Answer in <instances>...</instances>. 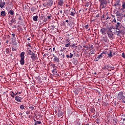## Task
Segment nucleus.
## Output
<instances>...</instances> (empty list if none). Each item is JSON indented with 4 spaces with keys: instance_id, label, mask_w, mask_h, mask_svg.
<instances>
[{
    "instance_id": "obj_1",
    "label": "nucleus",
    "mask_w": 125,
    "mask_h": 125,
    "mask_svg": "<svg viewBox=\"0 0 125 125\" xmlns=\"http://www.w3.org/2000/svg\"><path fill=\"white\" fill-rule=\"evenodd\" d=\"M108 31L106 34L108 35V38H109L110 40H113V36H114V34H113V31H112V27H110L108 28Z\"/></svg>"
},
{
    "instance_id": "obj_2",
    "label": "nucleus",
    "mask_w": 125,
    "mask_h": 125,
    "mask_svg": "<svg viewBox=\"0 0 125 125\" xmlns=\"http://www.w3.org/2000/svg\"><path fill=\"white\" fill-rule=\"evenodd\" d=\"M99 1H101L100 6L101 8H105L107 6V3H108L107 0H99Z\"/></svg>"
},
{
    "instance_id": "obj_3",
    "label": "nucleus",
    "mask_w": 125,
    "mask_h": 125,
    "mask_svg": "<svg viewBox=\"0 0 125 125\" xmlns=\"http://www.w3.org/2000/svg\"><path fill=\"white\" fill-rule=\"evenodd\" d=\"M118 98L120 100H121V99H122V100L125 99V96H124V92H119L118 93Z\"/></svg>"
},
{
    "instance_id": "obj_4",
    "label": "nucleus",
    "mask_w": 125,
    "mask_h": 125,
    "mask_svg": "<svg viewBox=\"0 0 125 125\" xmlns=\"http://www.w3.org/2000/svg\"><path fill=\"white\" fill-rule=\"evenodd\" d=\"M31 58L32 59L33 61H36V60H38V57L36 54L33 53L31 55Z\"/></svg>"
},
{
    "instance_id": "obj_5",
    "label": "nucleus",
    "mask_w": 125,
    "mask_h": 125,
    "mask_svg": "<svg viewBox=\"0 0 125 125\" xmlns=\"http://www.w3.org/2000/svg\"><path fill=\"white\" fill-rule=\"evenodd\" d=\"M58 116L59 117V118H61V119L63 118V112H62V111L60 110H58Z\"/></svg>"
},
{
    "instance_id": "obj_6",
    "label": "nucleus",
    "mask_w": 125,
    "mask_h": 125,
    "mask_svg": "<svg viewBox=\"0 0 125 125\" xmlns=\"http://www.w3.org/2000/svg\"><path fill=\"white\" fill-rule=\"evenodd\" d=\"M100 32H101L103 35H105L106 34V32H107V29L105 28H102L101 29Z\"/></svg>"
},
{
    "instance_id": "obj_7",
    "label": "nucleus",
    "mask_w": 125,
    "mask_h": 125,
    "mask_svg": "<svg viewBox=\"0 0 125 125\" xmlns=\"http://www.w3.org/2000/svg\"><path fill=\"white\" fill-rule=\"evenodd\" d=\"M121 26H122V23L120 22H117L115 24L116 30H120V29H119V28H120V27H121Z\"/></svg>"
},
{
    "instance_id": "obj_8",
    "label": "nucleus",
    "mask_w": 125,
    "mask_h": 125,
    "mask_svg": "<svg viewBox=\"0 0 125 125\" xmlns=\"http://www.w3.org/2000/svg\"><path fill=\"white\" fill-rule=\"evenodd\" d=\"M58 15L60 17H64V16H65V15H64V12H63L62 10H61L60 12H59Z\"/></svg>"
},
{
    "instance_id": "obj_9",
    "label": "nucleus",
    "mask_w": 125,
    "mask_h": 125,
    "mask_svg": "<svg viewBox=\"0 0 125 125\" xmlns=\"http://www.w3.org/2000/svg\"><path fill=\"white\" fill-rule=\"evenodd\" d=\"M53 57H54L53 60L54 63H58L59 62V58L55 56H53Z\"/></svg>"
},
{
    "instance_id": "obj_10",
    "label": "nucleus",
    "mask_w": 125,
    "mask_h": 125,
    "mask_svg": "<svg viewBox=\"0 0 125 125\" xmlns=\"http://www.w3.org/2000/svg\"><path fill=\"white\" fill-rule=\"evenodd\" d=\"M52 4H53V0H49L47 2V5H48V6H52Z\"/></svg>"
},
{
    "instance_id": "obj_11",
    "label": "nucleus",
    "mask_w": 125,
    "mask_h": 125,
    "mask_svg": "<svg viewBox=\"0 0 125 125\" xmlns=\"http://www.w3.org/2000/svg\"><path fill=\"white\" fill-rule=\"evenodd\" d=\"M15 99L16 101H17V102H22V101H21V100H22V98H21V97L17 96L15 97Z\"/></svg>"
},
{
    "instance_id": "obj_12",
    "label": "nucleus",
    "mask_w": 125,
    "mask_h": 125,
    "mask_svg": "<svg viewBox=\"0 0 125 125\" xmlns=\"http://www.w3.org/2000/svg\"><path fill=\"white\" fill-rule=\"evenodd\" d=\"M116 33H118L117 36H120V34H121V35H125V32H125V31H124V30H120V29L119 31H116Z\"/></svg>"
},
{
    "instance_id": "obj_13",
    "label": "nucleus",
    "mask_w": 125,
    "mask_h": 125,
    "mask_svg": "<svg viewBox=\"0 0 125 125\" xmlns=\"http://www.w3.org/2000/svg\"><path fill=\"white\" fill-rule=\"evenodd\" d=\"M109 64H105L104 67L102 68L103 70H107V71H109L110 69H109Z\"/></svg>"
},
{
    "instance_id": "obj_14",
    "label": "nucleus",
    "mask_w": 125,
    "mask_h": 125,
    "mask_svg": "<svg viewBox=\"0 0 125 125\" xmlns=\"http://www.w3.org/2000/svg\"><path fill=\"white\" fill-rule=\"evenodd\" d=\"M102 41L103 42H108V37H102Z\"/></svg>"
},
{
    "instance_id": "obj_15",
    "label": "nucleus",
    "mask_w": 125,
    "mask_h": 125,
    "mask_svg": "<svg viewBox=\"0 0 125 125\" xmlns=\"http://www.w3.org/2000/svg\"><path fill=\"white\" fill-rule=\"evenodd\" d=\"M5 5V2H2V0H0V7L2 8Z\"/></svg>"
},
{
    "instance_id": "obj_16",
    "label": "nucleus",
    "mask_w": 125,
    "mask_h": 125,
    "mask_svg": "<svg viewBox=\"0 0 125 125\" xmlns=\"http://www.w3.org/2000/svg\"><path fill=\"white\" fill-rule=\"evenodd\" d=\"M52 73L53 76H55V77H56L57 76L58 77H59V74H57V71L56 70H52Z\"/></svg>"
},
{
    "instance_id": "obj_17",
    "label": "nucleus",
    "mask_w": 125,
    "mask_h": 125,
    "mask_svg": "<svg viewBox=\"0 0 125 125\" xmlns=\"http://www.w3.org/2000/svg\"><path fill=\"white\" fill-rule=\"evenodd\" d=\"M21 59H25V52H22L21 53Z\"/></svg>"
},
{
    "instance_id": "obj_18",
    "label": "nucleus",
    "mask_w": 125,
    "mask_h": 125,
    "mask_svg": "<svg viewBox=\"0 0 125 125\" xmlns=\"http://www.w3.org/2000/svg\"><path fill=\"white\" fill-rule=\"evenodd\" d=\"M75 12H76V10H75V9H73L70 13V15H71L72 16H75L76 14Z\"/></svg>"
},
{
    "instance_id": "obj_19",
    "label": "nucleus",
    "mask_w": 125,
    "mask_h": 125,
    "mask_svg": "<svg viewBox=\"0 0 125 125\" xmlns=\"http://www.w3.org/2000/svg\"><path fill=\"white\" fill-rule=\"evenodd\" d=\"M24 59H21L20 60V63L21 65H24L25 64V61L24 60Z\"/></svg>"
},
{
    "instance_id": "obj_20",
    "label": "nucleus",
    "mask_w": 125,
    "mask_h": 125,
    "mask_svg": "<svg viewBox=\"0 0 125 125\" xmlns=\"http://www.w3.org/2000/svg\"><path fill=\"white\" fill-rule=\"evenodd\" d=\"M113 123L115 125H116L118 123V120L116 118H113Z\"/></svg>"
},
{
    "instance_id": "obj_21",
    "label": "nucleus",
    "mask_w": 125,
    "mask_h": 125,
    "mask_svg": "<svg viewBox=\"0 0 125 125\" xmlns=\"http://www.w3.org/2000/svg\"><path fill=\"white\" fill-rule=\"evenodd\" d=\"M58 4H59V5H60V6H62V5H63V4H64V2H63V0H60Z\"/></svg>"
},
{
    "instance_id": "obj_22",
    "label": "nucleus",
    "mask_w": 125,
    "mask_h": 125,
    "mask_svg": "<svg viewBox=\"0 0 125 125\" xmlns=\"http://www.w3.org/2000/svg\"><path fill=\"white\" fill-rule=\"evenodd\" d=\"M73 56H74V55L72 54V53H70V55H66L67 58H73Z\"/></svg>"
},
{
    "instance_id": "obj_23",
    "label": "nucleus",
    "mask_w": 125,
    "mask_h": 125,
    "mask_svg": "<svg viewBox=\"0 0 125 125\" xmlns=\"http://www.w3.org/2000/svg\"><path fill=\"white\" fill-rule=\"evenodd\" d=\"M116 16H122L123 15L122 13H120L119 11H117L116 12Z\"/></svg>"
},
{
    "instance_id": "obj_24",
    "label": "nucleus",
    "mask_w": 125,
    "mask_h": 125,
    "mask_svg": "<svg viewBox=\"0 0 125 125\" xmlns=\"http://www.w3.org/2000/svg\"><path fill=\"white\" fill-rule=\"evenodd\" d=\"M38 18H39V17L38 16L33 17V19L34 21H38Z\"/></svg>"
},
{
    "instance_id": "obj_25",
    "label": "nucleus",
    "mask_w": 125,
    "mask_h": 125,
    "mask_svg": "<svg viewBox=\"0 0 125 125\" xmlns=\"http://www.w3.org/2000/svg\"><path fill=\"white\" fill-rule=\"evenodd\" d=\"M6 15L5 11H2L1 12L0 16H5Z\"/></svg>"
},
{
    "instance_id": "obj_26",
    "label": "nucleus",
    "mask_w": 125,
    "mask_h": 125,
    "mask_svg": "<svg viewBox=\"0 0 125 125\" xmlns=\"http://www.w3.org/2000/svg\"><path fill=\"white\" fill-rule=\"evenodd\" d=\"M107 55L109 56V58L113 57V55H112V51H109V53H108Z\"/></svg>"
},
{
    "instance_id": "obj_27",
    "label": "nucleus",
    "mask_w": 125,
    "mask_h": 125,
    "mask_svg": "<svg viewBox=\"0 0 125 125\" xmlns=\"http://www.w3.org/2000/svg\"><path fill=\"white\" fill-rule=\"evenodd\" d=\"M41 124H42V122L37 121L35 122L34 125H41Z\"/></svg>"
},
{
    "instance_id": "obj_28",
    "label": "nucleus",
    "mask_w": 125,
    "mask_h": 125,
    "mask_svg": "<svg viewBox=\"0 0 125 125\" xmlns=\"http://www.w3.org/2000/svg\"><path fill=\"white\" fill-rule=\"evenodd\" d=\"M90 111L91 112V113H93V114H94L95 113V109H94V108H91Z\"/></svg>"
},
{
    "instance_id": "obj_29",
    "label": "nucleus",
    "mask_w": 125,
    "mask_h": 125,
    "mask_svg": "<svg viewBox=\"0 0 125 125\" xmlns=\"http://www.w3.org/2000/svg\"><path fill=\"white\" fill-rule=\"evenodd\" d=\"M65 47H69V46H72V45H71V43L69 42L67 44H65Z\"/></svg>"
},
{
    "instance_id": "obj_30",
    "label": "nucleus",
    "mask_w": 125,
    "mask_h": 125,
    "mask_svg": "<svg viewBox=\"0 0 125 125\" xmlns=\"http://www.w3.org/2000/svg\"><path fill=\"white\" fill-rule=\"evenodd\" d=\"M10 13V15H14V11L12 10H10L9 12Z\"/></svg>"
},
{
    "instance_id": "obj_31",
    "label": "nucleus",
    "mask_w": 125,
    "mask_h": 125,
    "mask_svg": "<svg viewBox=\"0 0 125 125\" xmlns=\"http://www.w3.org/2000/svg\"><path fill=\"white\" fill-rule=\"evenodd\" d=\"M34 52H32V51H31V50H29L28 51V54H29V55H31L32 54H33Z\"/></svg>"
},
{
    "instance_id": "obj_32",
    "label": "nucleus",
    "mask_w": 125,
    "mask_h": 125,
    "mask_svg": "<svg viewBox=\"0 0 125 125\" xmlns=\"http://www.w3.org/2000/svg\"><path fill=\"white\" fill-rule=\"evenodd\" d=\"M6 53H8V54H9V53H10V50H9V48L6 49Z\"/></svg>"
},
{
    "instance_id": "obj_33",
    "label": "nucleus",
    "mask_w": 125,
    "mask_h": 125,
    "mask_svg": "<svg viewBox=\"0 0 125 125\" xmlns=\"http://www.w3.org/2000/svg\"><path fill=\"white\" fill-rule=\"evenodd\" d=\"M11 23H16V20H15V19H13L12 20H11Z\"/></svg>"
},
{
    "instance_id": "obj_34",
    "label": "nucleus",
    "mask_w": 125,
    "mask_h": 125,
    "mask_svg": "<svg viewBox=\"0 0 125 125\" xmlns=\"http://www.w3.org/2000/svg\"><path fill=\"white\" fill-rule=\"evenodd\" d=\"M10 34L13 37V40H15V35L12 33H10Z\"/></svg>"
},
{
    "instance_id": "obj_35",
    "label": "nucleus",
    "mask_w": 125,
    "mask_h": 125,
    "mask_svg": "<svg viewBox=\"0 0 125 125\" xmlns=\"http://www.w3.org/2000/svg\"><path fill=\"white\" fill-rule=\"evenodd\" d=\"M24 108H25V106H24V104L21 105L20 106V109H21V110H24Z\"/></svg>"
},
{
    "instance_id": "obj_36",
    "label": "nucleus",
    "mask_w": 125,
    "mask_h": 125,
    "mask_svg": "<svg viewBox=\"0 0 125 125\" xmlns=\"http://www.w3.org/2000/svg\"><path fill=\"white\" fill-rule=\"evenodd\" d=\"M122 8L123 9H125V2H123Z\"/></svg>"
},
{
    "instance_id": "obj_37",
    "label": "nucleus",
    "mask_w": 125,
    "mask_h": 125,
    "mask_svg": "<svg viewBox=\"0 0 125 125\" xmlns=\"http://www.w3.org/2000/svg\"><path fill=\"white\" fill-rule=\"evenodd\" d=\"M98 59H100V58H102L103 57V55L101 53L100 55L98 56Z\"/></svg>"
},
{
    "instance_id": "obj_38",
    "label": "nucleus",
    "mask_w": 125,
    "mask_h": 125,
    "mask_svg": "<svg viewBox=\"0 0 125 125\" xmlns=\"http://www.w3.org/2000/svg\"><path fill=\"white\" fill-rule=\"evenodd\" d=\"M29 109H30V110H31V111H33L34 109H35V108L34 107V106H31L29 107Z\"/></svg>"
},
{
    "instance_id": "obj_39",
    "label": "nucleus",
    "mask_w": 125,
    "mask_h": 125,
    "mask_svg": "<svg viewBox=\"0 0 125 125\" xmlns=\"http://www.w3.org/2000/svg\"><path fill=\"white\" fill-rule=\"evenodd\" d=\"M89 49H90L91 50L93 49V45H89Z\"/></svg>"
},
{
    "instance_id": "obj_40",
    "label": "nucleus",
    "mask_w": 125,
    "mask_h": 125,
    "mask_svg": "<svg viewBox=\"0 0 125 125\" xmlns=\"http://www.w3.org/2000/svg\"><path fill=\"white\" fill-rule=\"evenodd\" d=\"M51 17H52V15L51 14H50L49 16L47 17L48 19H51Z\"/></svg>"
},
{
    "instance_id": "obj_41",
    "label": "nucleus",
    "mask_w": 125,
    "mask_h": 125,
    "mask_svg": "<svg viewBox=\"0 0 125 125\" xmlns=\"http://www.w3.org/2000/svg\"><path fill=\"white\" fill-rule=\"evenodd\" d=\"M12 48L13 51H16V50H17V49L16 48V47H12Z\"/></svg>"
},
{
    "instance_id": "obj_42",
    "label": "nucleus",
    "mask_w": 125,
    "mask_h": 125,
    "mask_svg": "<svg viewBox=\"0 0 125 125\" xmlns=\"http://www.w3.org/2000/svg\"><path fill=\"white\" fill-rule=\"evenodd\" d=\"M39 18L41 19V20H42V19H43V18H44V16H40L39 15Z\"/></svg>"
},
{
    "instance_id": "obj_43",
    "label": "nucleus",
    "mask_w": 125,
    "mask_h": 125,
    "mask_svg": "<svg viewBox=\"0 0 125 125\" xmlns=\"http://www.w3.org/2000/svg\"><path fill=\"white\" fill-rule=\"evenodd\" d=\"M83 47H84V48H87V50H88V49H89V47L87 46H86V45H84V46H83Z\"/></svg>"
},
{
    "instance_id": "obj_44",
    "label": "nucleus",
    "mask_w": 125,
    "mask_h": 125,
    "mask_svg": "<svg viewBox=\"0 0 125 125\" xmlns=\"http://www.w3.org/2000/svg\"><path fill=\"white\" fill-rule=\"evenodd\" d=\"M102 54L103 55L104 54H107V51H104L102 53Z\"/></svg>"
},
{
    "instance_id": "obj_45",
    "label": "nucleus",
    "mask_w": 125,
    "mask_h": 125,
    "mask_svg": "<svg viewBox=\"0 0 125 125\" xmlns=\"http://www.w3.org/2000/svg\"><path fill=\"white\" fill-rule=\"evenodd\" d=\"M51 67H53V68H55V64H50Z\"/></svg>"
},
{
    "instance_id": "obj_46",
    "label": "nucleus",
    "mask_w": 125,
    "mask_h": 125,
    "mask_svg": "<svg viewBox=\"0 0 125 125\" xmlns=\"http://www.w3.org/2000/svg\"><path fill=\"white\" fill-rule=\"evenodd\" d=\"M119 2H120L118 1L117 3H115L114 4V6H117V5H120V4L119 3Z\"/></svg>"
},
{
    "instance_id": "obj_47",
    "label": "nucleus",
    "mask_w": 125,
    "mask_h": 125,
    "mask_svg": "<svg viewBox=\"0 0 125 125\" xmlns=\"http://www.w3.org/2000/svg\"><path fill=\"white\" fill-rule=\"evenodd\" d=\"M26 115H30V111H26Z\"/></svg>"
},
{
    "instance_id": "obj_48",
    "label": "nucleus",
    "mask_w": 125,
    "mask_h": 125,
    "mask_svg": "<svg viewBox=\"0 0 125 125\" xmlns=\"http://www.w3.org/2000/svg\"><path fill=\"white\" fill-rule=\"evenodd\" d=\"M71 46H72V47H78V46H76V43H74Z\"/></svg>"
},
{
    "instance_id": "obj_49",
    "label": "nucleus",
    "mask_w": 125,
    "mask_h": 125,
    "mask_svg": "<svg viewBox=\"0 0 125 125\" xmlns=\"http://www.w3.org/2000/svg\"><path fill=\"white\" fill-rule=\"evenodd\" d=\"M122 57L123 58H125V53H122Z\"/></svg>"
},
{
    "instance_id": "obj_50",
    "label": "nucleus",
    "mask_w": 125,
    "mask_h": 125,
    "mask_svg": "<svg viewBox=\"0 0 125 125\" xmlns=\"http://www.w3.org/2000/svg\"><path fill=\"white\" fill-rule=\"evenodd\" d=\"M66 43H68V42H70V40H66L65 41Z\"/></svg>"
},
{
    "instance_id": "obj_51",
    "label": "nucleus",
    "mask_w": 125,
    "mask_h": 125,
    "mask_svg": "<svg viewBox=\"0 0 125 125\" xmlns=\"http://www.w3.org/2000/svg\"><path fill=\"white\" fill-rule=\"evenodd\" d=\"M19 20L20 21H21V20H22V17H21V16H20V17H19Z\"/></svg>"
},
{
    "instance_id": "obj_52",
    "label": "nucleus",
    "mask_w": 125,
    "mask_h": 125,
    "mask_svg": "<svg viewBox=\"0 0 125 125\" xmlns=\"http://www.w3.org/2000/svg\"><path fill=\"white\" fill-rule=\"evenodd\" d=\"M85 29H88V25H85Z\"/></svg>"
},
{
    "instance_id": "obj_53",
    "label": "nucleus",
    "mask_w": 125,
    "mask_h": 125,
    "mask_svg": "<svg viewBox=\"0 0 125 125\" xmlns=\"http://www.w3.org/2000/svg\"><path fill=\"white\" fill-rule=\"evenodd\" d=\"M93 53H94V51L92 50L91 51V54H93Z\"/></svg>"
},
{
    "instance_id": "obj_54",
    "label": "nucleus",
    "mask_w": 125,
    "mask_h": 125,
    "mask_svg": "<svg viewBox=\"0 0 125 125\" xmlns=\"http://www.w3.org/2000/svg\"><path fill=\"white\" fill-rule=\"evenodd\" d=\"M11 96H12V97H13V98H14L15 95H13V94H11Z\"/></svg>"
},
{
    "instance_id": "obj_55",
    "label": "nucleus",
    "mask_w": 125,
    "mask_h": 125,
    "mask_svg": "<svg viewBox=\"0 0 125 125\" xmlns=\"http://www.w3.org/2000/svg\"><path fill=\"white\" fill-rule=\"evenodd\" d=\"M113 21L114 23H117V21H116V19H114V20H113Z\"/></svg>"
},
{
    "instance_id": "obj_56",
    "label": "nucleus",
    "mask_w": 125,
    "mask_h": 125,
    "mask_svg": "<svg viewBox=\"0 0 125 125\" xmlns=\"http://www.w3.org/2000/svg\"><path fill=\"white\" fill-rule=\"evenodd\" d=\"M100 59H98V57L96 59V61H98Z\"/></svg>"
},
{
    "instance_id": "obj_57",
    "label": "nucleus",
    "mask_w": 125,
    "mask_h": 125,
    "mask_svg": "<svg viewBox=\"0 0 125 125\" xmlns=\"http://www.w3.org/2000/svg\"><path fill=\"white\" fill-rule=\"evenodd\" d=\"M12 24H13L12 22L9 23L10 26H12Z\"/></svg>"
},
{
    "instance_id": "obj_58",
    "label": "nucleus",
    "mask_w": 125,
    "mask_h": 125,
    "mask_svg": "<svg viewBox=\"0 0 125 125\" xmlns=\"http://www.w3.org/2000/svg\"><path fill=\"white\" fill-rule=\"evenodd\" d=\"M47 21V19H45L44 21H43L44 22H46Z\"/></svg>"
},
{
    "instance_id": "obj_59",
    "label": "nucleus",
    "mask_w": 125,
    "mask_h": 125,
    "mask_svg": "<svg viewBox=\"0 0 125 125\" xmlns=\"http://www.w3.org/2000/svg\"><path fill=\"white\" fill-rule=\"evenodd\" d=\"M108 19H110V17H107L106 19V20H108Z\"/></svg>"
},
{
    "instance_id": "obj_60",
    "label": "nucleus",
    "mask_w": 125,
    "mask_h": 125,
    "mask_svg": "<svg viewBox=\"0 0 125 125\" xmlns=\"http://www.w3.org/2000/svg\"><path fill=\"white\" fill-rule=\"evenodd\" d=\"M121 10L122 12H125V10H124V9H122Z\"/></svg>"
},
{
    "instance_id": "obj_61",
    "label": "nucleus",
    "mask_w": 125,
    "mask_h": 125,
    "mask_svg": "<svg viewBox=\"0 0 125 125\" xmlns=\"http://www.w3.org/2000/svg\"><path fill=\"white\" fill-rule=\"evenodd\" d=\"M53 51H55V47H54V48H53Z\"/></svg>"
},
{
    "instance_id": "obj_62",
    "label": "nucleus",
    "mask_w": 125,
    "mask_h": 125,
    "mask_svg": "<svg viewBox=\"0 0 125 125\" xmlns=\"http://www.w3.org/2000/svg\"><path fill=\"white\" fill-rule=\"evenodd\" d=\"M56 70H57V69L54 68L53 71H56Z\"/></svg>"
},
{
    "instance_id": "obj_63",
    "label": "nucleus",
    "mask_w": 125,
    "mask_h": 125,
    "mask_svg": "<svg viewBox=\"0 0 125 125\" xmlns=\"http://www.w3.org/2000/svg\"><path fill=\"white\" fill-rule=\"evenodd\" d=\"M65 22H66V23H68V22H69V20H66V21H65Z\"/></svg>"
},
{
    "instance_id": "obj_64",
    "label": "nucleus",
    "mask_w": 125,
    "mask_h": 125,
    "mask_svg": "<svg viewBox=\"0 0 125 125\" xmlns=\"http://www.w3.org/2000/svg\"><path fill=\"white\" fill-rule=\"evenodd\" d=\"M12 94L14 95H16V94H15V93H14L13 92H12Z\"/></svg>"
}]
</instances>
